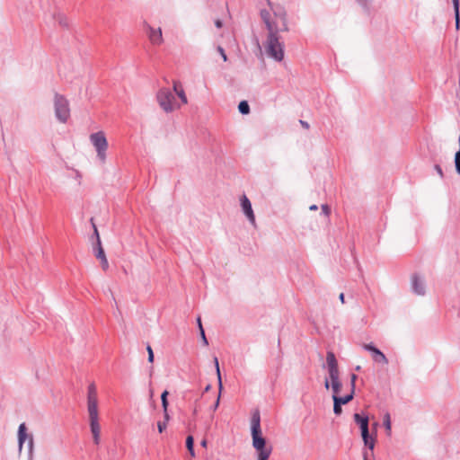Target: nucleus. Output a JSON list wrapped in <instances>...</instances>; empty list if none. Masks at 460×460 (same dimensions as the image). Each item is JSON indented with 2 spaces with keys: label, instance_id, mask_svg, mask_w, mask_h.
Masks as SVG:
<instances>
[{
  "label": "nucleus",
  "instance_id": "obj_4",
  "mask_svg": "<svg viewBox=\"0 0 460 460\" xmlns=\"http://www.w3.org/2000/svg\"><path fill=\"white\" fill-rule=\"evenodd\" d=\"M328 373L332 383V395H339L341 389L340 381V372L336 357L332 351H328L326 355Z\"/></svg>",
  "mask_w": 460,
  "mask_h": 460
},
{
  "label": "nucleus",
  "instance_id": "obj_21",
  "mask_svg": "<svg viewBox=\"0 0 460 460\" xmlns=\"http://www.w3.org/2000/svg\"><path fill=\"white\" fill-rule=\"evenodd\" d=\"M383 422H384V426L386 429L387 434L390 435L391 434V418H390V414L388 412H386L384 415Z\"/></svg>",
  "mask_w": 460,
  "mask_h": 460
},
{
  "label": "nucleus",
  "instance_id": "obj_2",
  "mask_svg": "<svg viewBox=\"0 0 460 460\" xmlns=\"http://www.w3.org/2000/svg\"><path fill=\"white\" fill-rule=\"evenodd\" d=\"M87 390V411L90 429L94 444L99 445L101 441V426L99 423L98 397L95 385L93 383L90 384Z\"/></svg>",
  "mask_w": 460,
  "mask_h": 460
},
{
  "label": "nucleus",
  "instance_id": "obj_40",
  "mask_svg": "<svg viewBox=\"0 0 460 460\" xmlns=\"http://www.w3.org/2000/svg\"><path fill=\"white\" fill-rule=\"evenodd\" d=\"M299 122H300V124H301V126H302L303 128H306V129H308V128H309V127H310V126H309L308 122H306V121H305V120H302V119H300V120H299Z\"/></svg>",
  "mask_w": 460,
  "mask_h": 460
},
{
  "label": "nucleus",
  "instance_id": "obj_10",
  "mask_svg": "<svg viewBox=\"0 0 460 460\" xmlns=\"http://www.w3.org/2000/svg\"><path fill=\"white\" fill-rule=\"evenodd\" d=\"M25 441H28V449L30 456L31 457L33 449V436L31 434L27 433V428L25 423H22L18 428V446L20 450H22Z\"/></svg>",
  "mask_w": 460,
  "mask_h": 460
},
{
  "label": "nucleus",
  "instance_id": "obj_9",
  "mask_svg": "<svg viewBox=\"0 0 460 460\" xmlns=\"http://www.w3.org/2000/svg\"><path fill=\"white\" fill-rule=\"evenodd\" d=\"M144 30L146 34L150 41V43L154 46H161L164 43V38L162 33V29L154 28L146 22H144Z\"/></svg>",
  "mask_w": 460,
  "mask_h": 460
},
{
  "label": "nucleus",
  "instance_id": "obj_16",
  "mask_svg": "<svg viewBox=\"0 0 460 460\" xmlns=\"http://www.w3.org/2000/svg\"><path fill=\"white\" fill-rule=\"evenodd\" d=\"M93 252H94V255L97 259H101L105 255V252H104V250L102 246V243H101V239L98 238V242H96L95 244H93Z\"/></svg>",
  "mask_w": 460,
  "mask_h": 460
},
{
  "label": "nucleus",
  "instance_id": "obj_15",
  "mask_svg": "<svg viewBox=\"0 0 460 460\" xmlns=\"http://www.w3.org/2000/svg\"><path fill=\"white\" fill-rule=\"evenodd\" d=\"M354 394L355 393L353 391H350V393L345 396L332 395L333 402H338L341 406L342 404H346L352 401Z\"/></svg>",
  "mask_w": 460,
  "mask_h": 460
},
{
  "label": "nucleus",
  "instance_id": "obj_6",
  "mask_svg": "<svg viewBox=\"0 0 460 460\" xmlns=\"http://www.w3.org/2000/svg\"><path fill=\"white\" fill-rule=\"evenodd\" d=\"M156 101L160 108L166 113H171L180 108V104L175 102L174 95L169 88H161L156 93Z\"/></svg>",
  "mask_w": 460,
  "mask_h": 460
},
{
  "label": "nucleus",
  "instance_id": "obj_43",
  "mask_svg": "<svg viewBox=\"0 0 460 460\" xmlns=\"http://www.w3.org/2000/svg\"><path fill=\"white\" fill-rule=\"evenodd\" d=\"M309 209H310V210H313V211H315V210H317V209H318V207H317V205H314H314L310 206Z\"/></svg>",
  "mask_w": 460,
  "mask_h": 460
},
{
  "label": "nucleus",
  "instance_id": "obj_44",
  "mask_svg": "<svg viewBox=\"0 0 460 460\" xmlns=\"http://www.w3.org/2000/svg\"><path fill=\"white\" fill-rule=\"evenodd\" d=\"M324 387H325L326 389H328V388L330 387V382H329V380H328V379H325V381H324Z\"/></svg>",
  "mask_w": 460,
  "mask_h": 460
},
{
  "label": "nucleus",
  "instance_id": "obj_29",
  "mask_svg": "<svg viewBox=\"0 0 460 460\" xmlns=\"http://www.w3.org/2000/svg\"><path fill=\"white\" fill-rule=\"evenodd\" d=\"M358 376L357 375L355 374H351L350 375V386H351V390L350 391H353L355 393V386H356V380H357Z\"/></svg>",
  "mask_w": 460,
  "mask_h": 460
},
{
  "label": "nucleus",
  "instance_id": "obj_24",
  "mask_svg": "<svg viewBox=\"0 0 460 460\" xmlns=\"http://www.w3.org/2000/svg\"><path fill=\"white\" fill-rule=\"evenodd\" d=\"M455 166L456 172L460 174V151H457L455 155Z\"/></svg>",
  "mask_w": 460,
  "mask_h": 460
},
{
  "label": "nucleus",
  "instance_id": "obj_49",
  "mask_svg": "<svg viewBox=\"0 0 460 460\" xmlns=\"http://www.w3.org/2000/svg\"><path fill=\"white\" fill-rule=\"evenodd\" d=\"M356 370H357V371L360 370V367H359V366H358V367H356Z\"/></svg>",
  "mask_w": 460,
  "mask_h": 460
},
{
  "label": "nucleus",
  "instance_id": "obj_33",
  "mask_svg": "<svg viewBox=\"0 0 460 460\" xmlns=\"http://www.w3.org/2000/svg\"><path fill=\"white\" fill-rule=\"evenodd\" d=\"M91 222H92L93 227V234L96 237V242H98V238H100L99 232L97 230V227H96L95 224L93 223V218L91 219Z\"/></svg>",
  "mask_w": 460,
  "mask_h": 460
},
{
  "label": "nucleus",
  "instance_id": "obj_45",
  "mask_svg": "<svg viewBox=\"0 0 460 460\" xmlns=\"http://www.w3.org/2000/svg\"><path fill=\"white\" fill-rule=\"evenodd\" d=\"M197 323H198V325H199V330L200 331V326H202L200 317H198V319H197Z\"/></svg>",
  "mask_w": 460,
  "mask_h": 460
},
{
  "label": "nucleus",
  "instance_id": "obj_22",
  "mask_svg": "<svg viewBox=\"0 0 460 460\" xmlns=\"http://www.w3.org/2000/svg\"><path fill=\"white\" fill-rule=\"evenodd\" d=\"M168 391H164L161 394V401H162V407L164 409V411H166V409L168 408V400H167Z\"/></svg>",
  "mask_w": 460,
  "mask_h": 460
},
{
  "label": "nucleus",
  "instance_id": "obj_41",
  "mask_svg": "<svg viewBox=\"0 0 460 460\" xmlns=\"http://www.w3.org/2000/svg\"><path fill=\"white\" fill-rule=\"evenodd\" d=\"M339 299L340 301L344 304L345 303V296H344V293H341L340 296H339Z\"/></svg>",
  "mask_w": 460,
  "mask_h": 460
},
{
  "label": "nucleus",
  "instance_id": "obj_20",
  "mask_svg": "<svg viewBox=\"0 0 460 460\" xmlns=\"http://www.w3.org/2000/svg\"><path fill=\"white\" fill-rule=\"evenodd\" d=\"M214 364L216 366V371H217V381H218V388H219L220 391H222V388H223L222 378H221V373H220L218 359H217V357L214 358Z\"/></svg>",
  "mask_w": 460,
  "mask_h": 460
},
{
  "label": "nucleus",
  "instance_id": "obj_47",
  "mask_svg": "<svg viewBox=\"0 0 460 460\" xmlns=\"http://www.w3.org/2000/svg\"><path fill=\"white\" fill-rule=\"evenodd\" d=\"M211 388V385H208L206 387H205V392H208L209 391Z\"/></svg>",
  "mask_w": 460,
  "mask_h": 460
},
{
  "label": "nucleus",
  "instance_id": "obj_48",
  "mask_svg": "<svg viewBox=\"0 0 460 460\" xmlns=\"http://www.w3.org/2000/svg\"><path fill=\"white\" fill-rule=\"evenodd\" d=\"M458 143H459V150L458 151H460V136L458 137Z\"/></svg>",
  "mask_w": 460,
  "mask_h": 460
},
{
  "label": "nucleus",
  "instance_id": "obj_5",
  "mask_svg": "<svg viewBox=\"0 0 460 460\" xmlns=\"http://www.w3.org/2000/svg\"><path fill=\"white\" fill-rule=\"evenodd\" d=\"M354 421L359 426L361 430V437L364 441L365 447L369 451L374 450L376 439L370 436L369 433V418L365 413H355L353 415Z\"/></svg>",
  "mask_w": 460,
  "mask_h": 460
},
{
  "label": "nucleus",
  "instance_id": "obj_13",
  "mask_svg": "<svg viewBox=\"0 0 460 460\" xmlns=\"http://www.w3.org/2000/svg\"><path fill=\"white\" fill-rule=\"evenodd\" d=\"M411 289L418 296H424L426 293L425 281L418 274L411 276Z\"/></svg>",
  "mask_w": 460,
  "mask_h": 460
},
{
  "label": "nucleus",
  "instance_id": "obj_12",
  "mask_svg": "<svg viewBox=\"0 0 460 460\" xmlns=\"http://www.w3.org/2000/svg\"><path fill=\"white\" fill-rule=\"evenodd\" d=\"M364 349L371 352L372 358L376 363H382L384 365L388 364V359L385 357V355L376 347H375L372 343L369 344H364L363 345Z\"/></svg>",
  "mask_w": 460,
  "mask_h": 460
},
{
  "label": "nucleus",
  "instance_id": "obj_39",
  "mask_svg": "<svg viewBox=\"0 0 460 460\" xmlns=\"http://www.w3.org/2000/svg\"><path fill=\"white\" fill-rule=\"evenodd\" d=\"M215 25H216L217 28L220 29L223 26V22H222V21L220 19H217V20L215 21Z\"/></svg>",
  "mask_w": 460,
  "mask_h": 460
},
{
  "label": "nucleus",
  "instance_id": "obj_34",
  "mask_svg": "<svg viewBox=\"0 0 460 460\" xmlns=\"http://www.w3.org/2000/svg\"><path fill=\"white\" fill-rule=\"evenodd\" d=\"M357 2L365 9L368 8L369 0H357Z\"/></svg>",
  "mask_w": 460,
  "mask_h": 460
},
{
  "label": "nucleus",
  "instance_id": "obj_28",
  "mask_svg": "<svg viewBox=\"0 0 460 460\" xmlns=\"http://www.w3.org/2000/svg\"><path fill=\"white\" fill-rule=\"evenodd\" d=\"M322 213L325 216V217H329L330 213H331V208L330 207L327 205V204H323L322 207Z\"/></svg>",
  "mask_w": 460,
  "mask_h": 460
},
{
  "label": "nucleus",
  "instance_id": "obj_46",
  "mask_svg": "<svg viewBox=\"0 0 460 460\" xmlns=\"http://www.w3.org/2000/svg\"><path fill=\"white\" fill-rule=\"evenodd\" d=\"M200 444L203 447H207V440L203 439Z\"/></svg>",
  "mask_w": 460,
  "mask_h": 460
},
{
  "label": "nucleus",
  "instance_id": "obj_11",
  "mask_svg": "<svg viewBox=\"0 0 460 460\" xmlns=\"http://www.w3.org/2000/svg\"><path fill=\"white\" fill-rule=\"evenodd\" d=\"M241 201V207L243 209V214L249 220V222L255 226L256 221H255V216L252 208V203L250 199L247 198L246 195H243L240 199Z\"/></svg>",
  "mask_w": 460,
  "mask_h": 460
},
{
  "label": "nucleus",
  "instance_id": "obj_23",
  "mask_svg": "<svg viewBox=\"0 0 460 460\" xmlns=\"http://www.w3.org/2000/svg\"><path fill=\"white\" fill-rule=\"evenodd\" d=\"M272 449L267 451H261L258 453V460H268L271 455Z\"/></svg>",
  "mask_w": 460,
  "mask_h": 460
},
{
  "label": "nucleus",
  "instance_id": "obj_32",
  "mask_svg": "<svg viewBox=\"0 0 460 460\" xmlns=\"http://www.w3.org/2000/svg\"><path fill=\"white\" fill-rule=\"evenodd\" d=\"M217 51L219 52V54L221 55L222 58L224 61H226L227 60V56L225 52V49L221 47V46H218L217 47Z\"/></svg>",
  "mask_w": 460,
  "mask_h": 460
},
{
  "label": "nucleus",
  "instance_id": "obj_36",
  "mask_svg": "<svg viewBox=\"0 0 460 460\" xmlns=\"http://www.w3.org/2000/svg\"><path fill=\"white\" fill-rule=\"evenodd\" d=\"M369 455H373V450L370 451V453L367 450H364V452H363L364 460H368Z\"/></svg>",
  "mask_w": 460,
  "mask_h": 460
},
{
  "label": "nucleus",
  "instance_id": "obj_1",
  "mask_svg": "<svg viewBox=\"0 0 460 460\" xmlns=\"http://www.w3.org/2000/svg\"><path fill=\"white\" fill-rule=\"evenodd\" d=\"M273 12L274 18L271 17L268 10H261L260 15L265 23L268 31V36L265 43V49L267 55L277 62L284 59V40L280 33L288 31L287 12L284 7L280 5L273 6L271 3L268 2Z\"/></svg>",
  "mask_w": 460,
  "mask_h": 460
},
{
  "label": "nucleus",
  "instance_id": "obj_31",
  "mask_svg": "<svg viewBox=\"0 0 460 460\" xmlns=\"http://www.w3.org/2000/svg\"><path fill=\"white\" fill-rule=\"evenodd\" d=\"M167 427V424L165 421H158L157 423V429L160 433L164 432Z\"/></svg>",
  "mask_w": 460,
  "mask_h": 460
},
{
  "label": "nucleus",
  "instance_id": "obj_37",
  "mask_svg": "<svg viewBox=\"0 0 460 460\" xmlns=\"http://www.w3.org/2000/svg\"><path fill=\"white\" fill-rule=\"evenodd\" d=\"M221 393V391L219 390V394ZM219 402H220V394L217 396V399L216 401V402L214 403V406H213V410L216 411L217 408L218 407L219 405Z\"/></svg>",
  "mask_w": 460,
  "mask_h": 460
},
{
  "label": "nucleus",
  "instance_id": "obj_50",
  "mask_svg": "<svg viewBox=\"0 0 460 460\" xmlns=\"http://www.w3.org/2000/svg\"><path fill=\"white\" fill-rule=\"evenodd\" d=\"M377 425H378V423H377V422H375V423H374V427H375V428H376V427H377Z\"/></svg>",
  "mask_w": 460,
  "mask_h": 460
},
{
  "label": "nucleus",
  "instance_id": "obj_17",
  "mask_svg": "<svg viewBox=\"0 0 460 460\" xmlns=\"http://www.w3.org/2000/svg\"><path fill=\"white\" fill-rule=\"evenodd\" d=\"M452 3L454 5L456 27V29H459V24H460L459 0H452Z\"/></svg>",
  "mask_w": 460,
  "mask_h": 460
},
{
  "label": "nucleus",
  "instance_id": "obj_42",
  "mask_svg": "<svg viewBox=\"0 0 460 460\" xmlns=\"http://www.w3.org/2000/svg\"><path fill=\"white\" fill-rule=\"evenodd\" d=\"M164 421H165L167 423L170 419L168 411L166 410V411H164Z\"/></svg>",
  "mask_w": 460,
  "mask_h": 460
},
{
  "label": "nucleus",
  "instance_id": "obj_30",
  "mask_svg": "<svg viewBox=\"0 0 460 460\" xmlns=\"http://www.w3.org/2000/svg\"><path fill=\"white\" fill-rule=\"evenodd\" d=\"M100 261H101V265H102V268L106 270L108 268H109V262H108V260L106 258V256L99 259Z\"/></svg>",
  "mask_w": 460,
  "mask_h": 460
},
{
  "label": "nucleus",
  "instance_id": "obj_8",
  "mask_svg": "<svg viewBox=\"0 0 460 460\" xmlns=\"http://www.w3.org/2000/svg\"><path fill=\"white\" fill-rule=\"evenodd\" d=\"M90 141L94 146L97 157L102 163L106 160V151L108 148V142L103 131H98L90 135Z\"/></svg>",
  "mask_w": 460,
  "mask_h": 460
},
{
  "label": "nucleus",
  "instance_id": "obj_26",
  "mask_svg": "<svg viewBox=\"0 0 460 460\" xmlns=\"http://www.w3.org/2000/svg\"><path fill=\"white\" fill-rule=\"evenodd\" d=\"M199 334H200V338L202 340V342L205 346H208V339L206 337V334H205V331L203 329V326H200V332H199Z\"/></svg>",
  "mask_w": 460,
  "mask_h": 460
},
{
  "label": "nucleus",
  "instance_id": "obj_18",
  "mask_svg": "<svg viewBox=\"0 0 460 460\" xmlns=\"http://www.w3.org/2000/svg\"><path fill=\"white\" fill-rule=\"evenodd\" d=\"M186 447L190 453V455L194 457L195 456V451H194V438L192 436H188L186 438Z\"/></svg>",
  "mask_w": 460,
  "mask_h": 460
},
{
  "label": "nucleus",
  "instance_id": "obj_14",
  "mask_svg": "<svg viewBox=\"0 0 460 460\" xmlns=\"http://www.w3.org/2000/svg\"><path fill=\"white\" fill-rule=\"evenodd\" d=\"M172 88L175 94L178 95L182 104L188 103V99L185 94V91L181 85V84L179 81H173L172 83Z\"/></svg>",
  "mask_w": 460,
  "mask_h": 460
},
{
  "label": "nucleus",
  "instance_id": "obj_35",
  "mask_svg": "<svg viewBox=\"0 0 460 460\" xmlns=\"http://www.w3.org/2000/svg\"><path fill=\"white\" fill-rule=\"evenodd\" d=\"M434 168H435V170L437 171V172L439 174V176H440L441 178H443V177H444V173H443V171H442V168L440 167V165H439V164H436V165L434 166Z\"/></svg>",
  "mask_w": 460,
  "mask_h": 460
},
{
  "label": "nucleus",
  "instance_id": "obj_27",
  "mask_svg": "<svg viewBox=\"0 0 460 460\" xmlns=\"http://www.w3.org/2000/svg\"><path fill=\"white\" fill-rule=\"evenodd\" d=\"M333 412L335 415H340L342 412V408L338 402H333Z\"/></svg>",
  "mask_w": 460,
  "mask_h": 460
},
{
  "label": "nucleus",
  "instance_id": "obj_3",
  "mask_svg": "<svg viewBox=\"0 0 460 460\" xmlns=\"http://www.w3.org/2000/svg\"><path fill=\"white\" fill-rule=\"evenodd\" d=\"M251 431L252 438V447L256 449L258 453L272 449L271 447H266V439L262 437L261 434V417L260 412L258 411L253 412L252 416Z\"/></svg>",
  "mask_w": 460,
  "mask_h": 460
},
{
  "label": "nucleus",
  "instance_id": "obj_19",
  "mask_svg": "<svg viewBox=\"0 0 460 460\" xmlns=\"http://www.w3.org/2000/svg\"><path fill=\"white\" fill-rule=\"evenodd\" d=\"M239 112L243 115H246L250 112V106L246 101L240 102L238 105Z\"/></svg>",
  "mask_w": 460,
  "mask_h": 460
},
{
  "label": "nucleus",
  "instance_id": "obj_25",
  "mask_svg": "<svg viewBox=\"0 0 460 460\" xmlns=\"http://www.w3.org/2000/svg\"><path fill=\"white\" fill-rule=\"evenodd\" d=\"M146 350H147V353H148L147 360H148L149 363H153L155 357H154L153 349H152V348H151V346L149 344L146 346Z\"/></svg>",
  "mask_w": 460,
  "mask_h": 460
},
{
  "label": "nucleus",
  "instance_id": "obj_7",
  "mask_svg": "<svg viewBox=\"0 0 460 460\" xmlns=\"http://www.w3.org/2000/svg\"><path fill=\"white\" fill-rule=\"evenodd\" d=\"M54 109L57 119L61 123H66L70 118V108L69 102L64 95L55 93Z\"/></svg>",
  "mask_w": 460,
  "mask_h": 460
},
{
  "label": "nucleus",
  "instance_id": "obj_38",
  "mask_svg": "<svg viewBox=\"0 0 460 460\" xmlns=\"http://www.w3.org/2000/svg\"><path fill=\"white\" fill-rule=\"evenodd\" d=\"M59 23H60V25H62L64 27H67V25H68L67 21H66V18H60Z\"/></svg>",
  "mask_w": 460,
  "mask_h": 460
}]
</instances>
